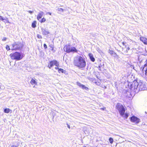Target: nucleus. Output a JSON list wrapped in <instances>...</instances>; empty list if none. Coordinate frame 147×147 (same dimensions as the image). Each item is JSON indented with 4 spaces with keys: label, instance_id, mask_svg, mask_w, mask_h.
Here are the masks:
<instances>
[{
    "label": "nucleus",
    "instance_id": "nucleus-1",
    "mask_svg": "<svg viewBox=\"0 0 147 147\" xmlns=\"http://www.w3.org/2000/svg\"><path fill=\"white\" fill-rule=\"evenodd\" d=\"M73 63L75 66L82 69H83L86 65L85 59L80 56L75 57L73 60Z\"/></svg>",
    "mask_w": 147,
    "mask_h": 147
},
{
    "label": "nucleus",
    "instance_id": "nucleus-2",
    "mask_svg": "<svg viewBox=\"0 0 147 147\" xmlns=\"http://www.w3.org/2000/svg\"><path fill=\"white\" fill-rule=\"evenodd\" d=\"M116 107L121 116L125 117L126 118H127L128 117L129 115L128 113H126L124 114L125 110L122 105L120 103H118Z\"/></svg>",
    "mask_w": 147,
    "mask_h": 147
},
{
    "label": "nucleus",
    "instance_id": "nucleus-3",
    "mask_svg": "<svg viewBox=\"0 0 147 147\" xmlns=\"http://www.w3.org/2000/svg\"><path fill=\"white\" fill-rule=\"evenodd\" d=\"M63 49L64 51L67 53L78 52V50L75 47H71L69 45H65Z\"/></svg>",
    "mask_w": 147,
    "mask_h": 147
},
{
    "label": "nucleus",
    "instance_id": "nucleus-4",
    "mask_svg": "<svg viewBox=\"0 0 147 147\" xmlns=\"http://www.w3.org/2000/svg\"><path fill=\"white\" fill-rule=\"evenodd\" d=\"M11 58L18 61L22 59L23 57V55L18 52H15L10 55Z\"/></svg>",
    "mask_w": 147,
    "mask_h": 147
},
{
    "label": "nucleus",
    "instance_id": "nucleus-5",
    "mask_svg": "<svg viewBox=\"0 0 147 147\" xmlns=\"http://www.w3.org/2000/svg\"><path fill=\"white\" fill-rule=\"evenodd\" d=\"M123 45L122 47V53L124 54L127 53L130 50V48L129 46L127 45L126 42L124 41L122 42Z\"/></svg>",
    "mask_w": 147,
    "mask_h": 147
},
{
    "label": "nucleus",
    "instance_id": "nucleus-6",
    "mask_svg": "<svg viewBox=\"0 0 147 147\" xmlns=\"http://www.w3.org/2000/svg\"><path fill=\"white\" fill-rule=\"evenodd\" d=\"M59 65V62L55 60H53L49 61L48 63L47 67L51 69L54 65L58 67Z\"/></svg>",
    "mask_w": 147,
    "mask_h": 147
},
{
    "label": "nucleus",
    "instance_id": "nucleus-7",
    "mask_svg": "<svg viewBox=\"0 0 147 147\" xmlns=\"http://www.w3.org/2000/svg\"><path fill=\"white\" fill-rule=\"evenodd\" d=\"M12 50H17L20 49L22 48V45L21 42H15L12 45Z\"/></svg>",
    "mask_w": 147,
    "mask_h": 147
},
{
    "label": "nucleus",
    "instance_id": "nucleus-8",
    "mask_svg": "<svg viewBox=\"0 0 147 147\" xmlns=\"http://www.w3.org/2000/svg\"><path fill=\"white\" fill-rule=\"evenodd\" d=\"M138 82L137 80H134L131 84H130L129 88L132 90L136 89L138 88Z\"/></svg>",
    "mask_w": 147,
    "mask_h": 147
},
{
    "label": "nucleus",
    "instance_id": "nucleus-9",
    "mask_svg": "<svg viewBox=\"0 0 147 147\" xmlns=\"http://www.w3.org/2000/svg\"><path fill=\"white\" fill-rule=\"evenodd\" d=\"M145 85L144 84L142 80L139 81L138 83V87L140 90H144L145 89Z\"/></svg>",
    "mask_w": 147,
    "mask_h": 147
},
{
    "label": "nucleus",
    "instance_id": "nucleus-10",
    "mask_svg": "<svg viewBox=\"0 0 147 147\" xmlns=\"http://www.w3.org/2000/svg\"><path fill=\"white\" fill-rule=\"evenodd\" d=\"M140 119L135 116H133L130 118V121L131 122L138 123L140 122Z\"/></svg>",
    "mask_w": 147,
    "mask_h": 147
},
{
    "label": "nucleus",
    "instance_id": "nucleus-11",
    "mask_svg": "<svg viewBox=\"0 0 147 147\" xmlns=\"http://www.w3.org/2000/svg\"><path fill=\"white\" fill-rule=\"evenodd\" d=\"M76 84L78 86L80 87L83 90H88L89 89V88L88 87L86 86H85L83 84H82L80 82H77Z\"/></svg>",
    "mask_w": 147,
    "mask_h": 147
},
{
    "label": "nucleus",
    "instance_id": "nucleus-12",
    "mask_svg": "<svg viewBox=\"0 0 147 147\" xmlns=\"http://www.w3.org/2000/svg\"><path fill=\"white\" fill-rule=\"evenodd\" d=\"M109 53L111 55L117 58L119 57L115 53L114 51L109 49Z\"/></svg>",
    "mask_w": 147,
    "mask_h": 147
},
{
    "label": "nucleus",
    "instance_id": "nucleus-13",
    "mask_svg": "<svg viewBox=\"0 0 147 147\" xmlns=\"http://www.w3.org/2000/svg\"><path fill=\"white\" fill-rule=\"evenodd\" d=\"M146 62L144 66V67H142V71H145V74L147 76V60H146Z\"/></svg>",
    "mask_w": 147,
    "mask_h": 147
},
{
    "label": "nucleus",
    "instance_id": "nucleus-14",
    "mask_svg": "<svg viewBox=\"0 0 147 147\" xmlns=\"http://www.w3.org/2000/svg\"><path fill=\"white\" fill-rule=\"evenodd\" d=\"M140 40L145 45H147V39L144 37H141L140 38Z\"/></svg>",
    "mask_w": 147,
    "mask_h": 147
},
{
    "label": "nucleus",
    "instance_id": "nucleus-15",
    "mask_svg": "<svg viewBox=\"0 0 147 147\" xmlns=\"http://www.w3.org/2000/svg\"><path fill=\"white\" fill-rule=\"evenodd\" d=\"M43 12L42 11H41L38 13L37 17V19L38 20H39L41 18L43 15Z\"/></svg>",
    "mask_w": 147,
    "mask_h": 147
},
{
    "label": "nucleus",
    "instance_id": "nucleus-16",
    "mask_svg": "<svg viewBox=\"0 0 147 147\" xmlns=\"http://www.w3.org/2000/svg\"><path fill=\"white\" fill-rule=\"evenodd\" d=\"M88 56L91 61L93 62H94L95 61V59L93 57V55L91 53H89Z\"/></svg>",
    "mask_w": 147,
    "mask_h": 147
},
{
    "label": "nucleus",
    "instance_id": "nucleus-17",
    "mask_svg": "<svg viewBox=\"0 0 147 147\" xmlns=\"http://www.w3.org/2000/svg\"><path fill=\"white\" fill-rule=\"evenodd\" d=\"M126 93L127 94V97H128L131 98L134 96L135 95L134 92H126Z\"/></svg>",
    "mask_w": 147,
    "mask_h": 147
},
{
    "label": "nucleus",
    "instance_id": "nucleus-18",
    "mask_svg": "<svg viewBox=\"0 0 147 147\" xmlns=\"http://www.w3.org/2000/svg\"><path fill=\"white\" fill-rule=\"evenodd\" d=\"M31 84L32 85H36L37 84V81L36 79H34L33 78L32 79L30 82Z\"/></svg>",
    "mask_w": 147,
    "mask_h": 147
},
{
    "label": "nucleus",
    "instance_id": "nucleus-19",
    "mask_svg": "<svg viewBox=\"0 0 147 147\" xmlns=\"http://www.w3.org/2000/svg\"><path fill=\"white\" fill-rule=\"evenodd\" d=\"M42 33L43 35H47L49 33V32L44 29H42Z\"/></svg>",
    "mask_w": 147,
    "mask_h": 147
},
{
    "label": "nucleus",
    "instance_id": "nucleus-20",
    "mask_svg": "<svg viewBox=\"0 0 147 147\" xmlns=\"http://www.w3.org/2000/svg\"><path fill=\"white\" fill-rule=\"evenodd\" d=\"M37 23L36 21V20L34 21L32 24V27L34 28H35L36 26V24Z\"/></svg>",
    "mask_w": 147,
    "mask_h": 147
},
{
    "label": "nucleus",
    "instance_id": "nucleus-21",
    "mask_svg": "<svg viewBox=\"0 0 147 147\" xmlns=\"http://www.w3.org/2000/svg\"><path fill=\"white\" fill-rule=\"evenodd\" d=\"M58 72L59 73H65L66 72V71L65 70H64L63 69H62L59 68V69L58 70Z\"/></svg>",
    "mask_w": 147,
    "mask_h": 147
},
{
    "label": "nucleus",
    "instance_id": "nucleus-22",
    "mask_svg": "<svg viewBox=\"0 0 147 147\" xmlns=\"http://www.w3.org/2000/svg\"><path fill=\"white\" fill-rule=\"evenodd\" d=\"M101 80H98L94 82V83L97 85L99 86L100 84Z\"/></svg>",
    "mask_w": 147,
    "mask_h": 147
},
{
    "label": "nucleus",
    "instance_id": "nucleus-23",
    "mask_svg": "<svg viewBox=\"0 0 147 147\" xmlns=\"http://www.w3.org/2000/svg\"><path fill=\"white\" fill-rule=\"evenodd\" d=\"M49 47L51 49V50L53 51V52L55 51V50H54V46L53 45H49Z\"/></svg>",
    "mask_w": 147,
    "mask_h": 147
},
{
    "label": "nucleus",
    "instance_id": "nucleus-24",
    "mask_svg": "<svg viewBox=\"0 0 147 147\" xmlns=\"http://www.w3.org/2000/svg\"><path fill=\"white\" fill-rule=\"evenodd\" d=\"M38 21L40 23H42L45 22L46 21V20L45 18H43L41 20H39Z\"/></svg>",
    "mask_w": 147,
    "mask_h": 147
},
{
    "label": "nucleus",
    "instance_id": "nucleus-25",
    "mask_svg": "<svg viewBox=\"0 0 147 147\" xmlns=\"http://www.w3.org/2000/svg\"><path fill=\"white\" fill-rule=\"evenodd\" d=\"M109 142L111 144H112L113 142V139L111 138H109Z\"/></svg>",
    "mask_w": 147,
    "mask_h": 147
},
{
    "label": "nucleus",
    "instance_id": "nucleus-26",
    "mask_svg": "<svg viewBox=\"0 0 147 147\" xmlns=\"http://www.w3.org/2000/svg\"><path fill=\"white\" fill-rule=\"evenodd\" d=\"M4 111L5 113H8L9 112V109H6L4 110Z\"/></svg>",
    "mask_w": 147,
    "mask_h": 147
},
{
    "label": "nucleus",
    "instance_id": "nucleus-27",
    "mask_svg": "<svg viewBox=\"0 0 147 147\" xmlns=\"http://www.w3.org/2000/svg\"><path fill=\"white\" fill-rule=\"evenodd\" d=\"M37 37L39 39H41L42 38V36L40 35L39 34H37Z\"/></svg>",
    "mask_w": 147,
    "mask_h": 147
},
{
    "label": "nucleus",
    "instance_id": "nucleus-28",
    "mask_svg": "<svg viewBox=\"0 0 147 147\" xmlns=\"http://www.w3.org/2000/svg\"><path fill=\"white\" fill-rule=\"evenodd\" d=\"M58 10L61 12H63V9L62 8H58Z\"/></svg>",
    "mask_w": 147,
    "mask_h": 147
},
{
    "label": "nucleus",
    "instance_id": "nucleus-29",
    "mask_svg": "<svg viewBox=\"0 0 147 147\" xmlns=\"http://www.w3.org/2000/svg\"><path fill=\"white\" fill-rule=\"evenodd\" d=\"M44 47L45 49H47V45L45 44H44Z\"/></svg>",
    "mask_w": 147,
    "mask_h": 147
},
{
    "label": "nucleus",
    "instance_id": "nucleus-30",
    "mask_svg": "<svg viewBox=\"0 0 147 147\" xmlns=\"http://www.w3.org/2000/svg\"><path fill=\"white\" fill-rule=\"evenodd\" d=\"M6 49L8 51L9 50V46L8 45H7L6 47Z\"/></svg>",
    "mask_w": 147,
    "mask_h": 147
},
{
    "label": "nucleus",
    "instance_id": "nucleus-31",
    "mask_svg": "<svg viewBox=\"0 0 147 147\" xmlns=\"http://www.w3.org/2000/svg\"><path fill=\"white\" fill-rule=\"evenodd\" d=\"M4 19L3 18V17L0 16V20H3Z\"/></svg>",
    "mask_w": 147,
    "mask_h": 147
},
{
    "label": "nucleus",
    "instance_id": "nucleus-32",
    "mask_svg": "<svg viewBox=\"0 0 147 147\" xmlns=\"http://www.w3.org/2000/svg\"><path fill=\"white\" fill-rule=\"evenodd\" d=\"M7 38L5 37H4L2 39V40L3 41H5L6 40Z\"/></svg>",
    "mask_w": 147,
    "mask_h": 147
},
{
    "label": "nucleus",
    "instance_id": "nucleus-33",
    "mask_svg": "<svg viewBox=\"0 0 147 147\" xmlns=\"http://www.w3.org/2000/svg\"><path fill=\"white\" fill-rule=\"evenodd\" d=\"M47 14L49 15H51V13L50 12H48L47 13Z\"/></svg>",
    "mask_w": 147,
    "mask_h": 147
},
{
    "label": "nucleus",
    "instance_id": "nucleus-34",
    "mask_svg": "<svg viewBox=\"0 0 147 147\" xmlns=\"http://www.w3.org/2000/svg\"><path fill=\"white\" fill-rule=\"evenodd\" d=\"M55 69L58 70H58L59 69V68L58 67H55Z\"/></svg>",
    "mask_w": 147,
    "mask_h": 147
},
{
    "label": "nucleus",
    "instance_id": "nucleus-35",
    "mask_svg": "<svg viewBox=\"0 0 147 147\" xmlns=\"http://www.w3.org/2000/svg\"><path fill=\"white\" fill-rule=\"evenodd\" d=\"M100 109L101 110H105L106 108L105 107H104V108H100Z\"/></svg>",
    "mask_w": 147,
    "mask_h": 147
},
{
    "label": "nucleus",
    "instance_id": "nucleus-36",
    "mask_svg": "<svg viewBox=\"0 0 147 147\" xmlns=\"http://www.w3.org/2000/svg\"><path fill=\"white\" fill-rule=\"evenodd\" d=\"M28 12L30 13H33V11H28Z\"/></svg>",
    "mask_w": 147,
    "mask_h": 147
},
{
    "label": "nucleus",
    "instance_id": "nucleus-37",
    "mask_svg": "<svg viewBox=\"0 0 147 147\" xmlns=\"http://www.w3.org/2000/svg\"><path fill=\"white\" fill-rule=\"evenodd\" d=\"M11 147H18V146L15 145H13Z\"/></svg>",
    "mask_w": 147,
    "mask_h": 147
},
{
    "label": "nucleus",
    "instance_id": "nucleus-38",
    "mask_svg": "<svg viewBox=\"0 0 147 147\" xmlns=\"http://www.w3.org/2000/svg\"><path fill=\"white\" fill-rule=\"evenodd\" d=\"M67 127H68V128H70V126L69 125L67 124Z\"/></svg>",
    "mask_w": 147,
    "mask_h": 147
}]
</instances>
